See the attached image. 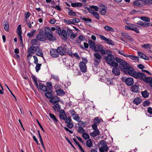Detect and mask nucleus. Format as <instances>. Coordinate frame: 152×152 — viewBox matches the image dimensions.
Returning <instances> with one entry per match:
<instances>
[{
  "instance_id": "1",
  "label": "nucleus",
  "mask_w": 152,
  "mask_h": 152,
  "mask_svg": "<svg viewBox=\"0 0 152 152\" xmlns=\"http://www.w3.org/2000/svg\"><path fill=\"white\" fill-rule=\"evenodd\" d=\"M106 53L108 54V55L105 57L104 59L107 63L111 66L117 67L118 65V63L116 61V57L114 58L112 52L109 50H107Z\"/></svg>"
},
{
  "instance_id": "2",
  "label": "nucleus",
  "mask_w": 152,
  "mask_h": 152,
  "mask_svg": "<svg viewBox=\"0 0 152 152\" xmlns=\"http://www.w3.org/2000/svg\"><path fill=\"white\" fill-rule=\"evenodd\" d=\"M45 34L48 39L53 41L55 40V37L53 36V33L49 27L46 26L44 28Z\"/></svg>"
},
{
  "instance_id": "3",
  "label": "nucleus",
  "mask_w": 152,
  "mask_h": 152,
  "mask_svg": "<svg viewBox=\"0 0 152 152\" xmlns=\"http://www.w3.org/2000/svg\"><path fill=\"white\" fill-rule=\"evenodd\" d=\"M116 61L117 63L120 64L119 67L120 68L124 71L129 65L125 61L118 57L116 58Z\"/></svg>"
},
{
  "instance_id": "4",
  "label": "nucleus",
  "mask_w": 152,
  "mask_h": 152,
  "mask_svg": "<svg viewBox=\"0 0 152 152\" xmlns=\"http://www.w3.org/2000/svg\"><path fill=\"white\" fill-rule=\"evenodd\" d=\"M92 50H94L97 52H100L101 54L103 55L106 54V51L105 50V49H104L102 45L100 44L96 45Z\"/></svg>"
},
{
  "instance_id": "5",
  "label": "nucleus",
  "mask_w": 152,
  "mask_h": 152,
  "mask_svg": "<svg viewBox=\"0 0 152 152\" xmlns=\"http://www.w3.org/2000/svg\"><path fill=\"white\" fill-rule=\"evenodd\" d=\"M100 148H99L100 152H104L107 151L108 149V147L107 145L106 142L104 140H102L100 141L99 144Z\"/></svg>"
},
{
  "instance_id": "6",
  "label": "nucleus",
  "mask_w": 152,
  "mask_h": 152,
  "mask_svg": "<svg viewBox=\"0 0 152 152\" xmlns=\"http://www.w3.org/2000/svg\"><path fill=\"white\" fill-rule=\"evenodd\" d=\"M36 47L31 46L28 49L27 52L29 54L27 56V58L28 60H30L32 56V55L31 54H34L35 52Z\"/></svg>"
},
{
  "instance_id": "7",
  "label": "nucleus",
  "mask_w": 152,
  "mask_h": 152,
  "mask_svg": "<svg viewBox=\"0 0 152 152\" xmlns=\"http://www.w3.org/2000/svg\"><path fill=\"white\" fill-rule=\"evenodd\" d=\"M36 38L37 40L40 41H44L46 39V37L43 30H39V34L37 35Z\"/></svg>"
},
{
  "instance_id": "8",
  "label": "nucleus",
  "mask_w": 152,
  "mask_h": 152,
  "mask_svg": "<svg viewBox=\"0 0 152 152\" xmlns=\"http://www.w3.org/2000/svg\"><path fill=\"white\" fill-rule=\"evenodd\" d=\"M124 71L125 73L129 74L132 77H133L134 75L136 72L132 67L129 66V65Z\"/></svg>"
},
{
  "instance_id": "9",
  "label": "nucleus",
  "mask_w": 152,
  "mask_h": 152,
  "mask_svg": "<svg viewBox=\"0 0 152 152\" xmlns=\"http://www.w3.org/2000/svg\"><path fill=\"white\" fill-rule=\"evenodd\" d=\"M94 61L95 63L97 64H99L101 62L102 57L101 55L98 52H96L94 54Z\"/></svg>"
},
{
  "instance_id": "10",
  "label": "nucleus",
  "mask_w": 152,
  "mask_h": 152,
  "mask_svg": "<svg viewBox=\"0 0 152 152\" xmlns=\"http://www.w3.org/2000/svg\"><path fill=\"white\" fill-rule=\"evenodd\" d=\"M69 113L73 119L77 121H80V117L78 114H76V112L73 109L70 110Z\"/></svg>"
},
{
  "instance_id": "11",
  "label": "nucleus",
  "mask_w": 152,
  "mask_h": 152,
  "mask_svg": "<svg viewBox=\"0 0 152 152\" xmlns=\"http://www.w3.org/2000/svg\"><path fill=\"white\" fill-rule=\"evenodd\" d=\"M133 75V77L136 78H139L142 80H143L145 76V74L144 73L139 72L137 73L136 72Z\"/></svg>"
},
{
  "instance_id": "12",
  "label": "nucleus",
  "mask_w": 152,
  "mask_h": 152,
  "mask_svg": "<svg viewBox=\"0 0 152 152\" xmlns=\"http://www.w3.org/2000/svg\"><path fill=\"white\" fill-rule=\"evenodd\" d=\"M50 53L52 57L54 58L58 57L59 55L57 49H51L50 50Z\"/></svg>"
},
{
  "instance_id": "13",
  "label": "nucleus",
  "mask_w": 152,
  "mask_h": 152,
  "mask_svg": "<svg viewBox=\"0 0 152 152\" xmlns=\"http://www.w3.org/2000/svg\"><path fill=\"white\" fill-rule=\"evenodd\" d=\"M99 36L102 39L104 40L107 44L111 45H113V42L111 40L105 37L102 35H100Z\"/></svg>"
},
{
  "instance_id": "14",
  "label": "nucleus",
  "mask_w": 152,
  "mask_h": 152,
  "mask_svg": "<svg viewBox=\"0 0 152 152\" xmlns=\"http://www.w3.org/2000/svg\"><path fill=\"white\" fill-rule=\"evenodd\" d=\"M133 5L135 7H141L144 6V4L141 0H136L133 2Z\"/></svg>"
},
{
  "instance_id": "15",
  "label": "nucleus",
  "mask_w": 152,
  "mask_h": 152,
  "mask_svg": "<svg viewBox=\"0 0 152 152\" xmlns=\"http://www.w3.org/2000/svg\"><path fill=\"white\" fill-rule=\"evenodd\" d=\"M35 53L37 55L43 57L44 58L42 51L39 46H36Z\"/></svg>"
},
{
  "instance_id": "16",
  "label": "nucleus",
  "mask_w": 152,
  "mask_h": 152,
  "mask_svg": "<svg viewBox=\"0 0 152 152\" xmlns=\"http://www.w3.org/2000/svg\"><path fill=\"white\" fill-rule=\"evenodd\" d=\"M80 69L83 72H86L87 70V67L86 64L83 62H81L79 63Z\"/></svg>"
},
{
  "instance_id": "17",
  "label": "nucleus",
  "mask_w": 152,
  "mask_h": 152,
  "mask_svg": "<svg viewBox=\"0 0 152 152\" xmlns=\"http://www.w3.org/2000/svg\"><path fill=\"white\" fill-rule=\"evenodd\" d=\"M102 82L105 83L107 85H113V79L110 78H107L105 77L103 79V80H102Z\"/></svg>"
},
{
  "instance_id": "18",
  "label": "nucleus",
  "mask_w": 152,
  "mask_h": 152,
  "mask_svg": "<svg viewBox=\"0 0 152 152\" xmlns=\"http://www.w3.org/2000/svg\"><path fill=\"white\" fill-rule=\"evenodd\" d=\"M59 35L61 36L64 40L65 41L66 40L67 34L65 30L63 29L61 31Z\"/></svg>"
},
{
  "instance_id": "19",
  "label": "nucleus",
  "mask_w": 152,
  "mask_h": 152,
  "mask_svg": "<svg viewBox=\"0 0 152 152\" xmlns=\"http://www.w3.org/2000/svg\"><path fill=\"white\" fill-rule=\"evenodd\" d=\"M125 82L128 86H131L133 84L134 81L132 78L128 77L125 80Z\"/></svg>"
},
{
  "instance_id": "20",
  "label": "nucleus",
  "mask_w": 152,
  "mask_h": 152,
  "mask_svg": "<svg viewBox=\"0 0 152 152\" xmlns=\"http://www.w3.org/2000/svg\"><path fill=\"white\" fill-rule=\"evenodd\" d=\"M57 50L59 54L61 55H64L66 54V52L64 49L61 47H59L57 48Z\"/></svg>"
},
{
  "instance_id": "21",
  "label": "nucleus",
  "mask_w": 152,
  "mask_h": 152,
  "mask_svg": "<svg viewBox=\"0 0 152 152\" xmlns=\"http://www.w3.org/2000/svg\"><path fill=\"white\" fill-rule=\"evenodd\" d=\"M59 100V98L58 97L55 96L52 97L51 99L49 100V101L53 103V104H55V103H57Z\"/></svg>"
},
{
  "instance_id": "22",
  "label": "nucleus",
  "mask_w": 152,
  "mask_h": 152,
  "mask_svg": "<svg viewBox=\"0 0 152 152\" xmlns=\"http://www.w3.org/2000/svg\"><path fill=\"white\" fill-rule=\"evenodd\" d=\"M131 91L133 92L138 93L140 91L139 86L136 85L133 86L131 88Z\"/></svg>"
},
{
  "instance_id": "23",
  "label": "nucleus",
  "mask_w": 152,
  "mask_h": 152,
  "mask_svg": "<svg viewBox=\"0 0 152 152\" xmlns=\"http://www.w3.org/2000/svg\"><path fill=\"white\" fill-rule=\"evenodd\" d=\"M67 33L71 39H73L75 38L76 35L73 33L71 30L68 29L67 30Z\"/></svg>"
},
{
  "instance_id": "24",
  "label": "nucleus",
  "mask_w": 152,
  "mask_h": 152,
  "mask_svg": "<svg viewBox=\"0 0 152 152\" xmlns=\"http://www.w3.org/2000/svg\"><path fill=\"white\" fill-rule=\"evenodd\" d=\"M3 24L5 30L7 31H9V25L8 22L7 21H4L3 22Z\"/></svg>"
},
{
  "instance_id": "25",
  "label": "nucleus",
  "mask_w": 152,
  "mask_h": 152,
  "mask_svg": "<svg viewBox=\"0 0 152 152\" xmlns=\"http://www.w3.org/2000/svg\"><path fill=\"white\" fill-rule=\"evenodd\" d=\"M59 116L61 119L65 120L66 118V115L64 111L61 110L59 113Z\"/></svg>"
},
{
  "instance_id": "26",
  "label": "nucleus",
  "mask_w": 152,
  "mask_h": 152,
  "mask_svg": "<svg viewBox=\"0 0 152 152\" xmlns=\"http://www.w3.org/2000/svg\"><path fill=\"white\" fill-rule=\"evenodd\" d=\"M115 67L113 68L112 69V72L116 75H119L120 73V70L116 68L117 67Z\"/></svg>"
},
{
  "instance_id": "27",
  "label": "nucleus",
  "mask_w": 152,
  "mask_h": 152,
  "mask_svg": "<svg viewBox=\"0 0 152 152\" xmlns=\"http://www.w3.org/2000/svg\"><path fill=\"white\" fill-rule=\"evenodd\" d=\"M52 92V90L50 89L48 90L45 93V95L47 98L51 99L52 98L51 93Z\"/></svg>"
},
{
  "instance_id": "28",
  "label": "nucleus",
  "mask_w": 152,
  "mask_h": 152,
  "mask_svg": "<svg viewBox=\"0 0 152 152\" xmlns=\"http://www.w3.org/2000/svg\"><path fill=\"white\" fill-rule=\"evenodd\" d=\"M39 88L42 91H47V88L46 86L44 85L41 83H40L39 84Z\"/></svg>"
},
{
  "instance_id": "29",
  "label": "nucleus",
  "mask_w": 152,
  "mask_h": 152,
  "mask_svg": "<svg viewBox=\"0 0 152 152\" xmlns=\"http://www.w3.org/2000/svg\"><path fill=\"white\" fill-rule=\"evenodd\" d=\"M56 92L58 95L62 96L65 94V93L63 90L59 89L56 90Z\"/></svg>"
},
{
  "instance_id": "30",
  "label": "nucleus",
  "mask_w": 152,
  "mask_h": 152,
  "mask_svg": "<svg viewBox=\"0 0 152 152\" xmlns=\"http://www.w3.org/2000/svg\"><path fill=\"white\" fill-rule=\"evenodd\" d=\"M88 42L89 44L90 48L92 50L96 45H95V42L91 40H88Z\"/></svg>"
},
{
  "instance_id": "31",
  "label": "nucleus",
  "mask_w": 152,
  "mask_h": 152,
  "mask_svg": "<svg viewBox=\"0 0 152 152\" xmlns=\"http://www.w3.org/2000/svg\"><path fill=\"white\" fill-rule=\"evenodd\" d=\"M99 134V132L98 129L94 130V131L91 132L90 135L93 137H95Z\"/></svg>"
},
{
  "instance_id": "32",
  "label": "nucleus",
  "mask_w": 152,
  "mask_h": 152,
  "mask_svg": "<svg viewBox=\"0 0 152 152\" xmlns=\"http://www.w3.org/2000/svg\"><path fill=\"white\" fill-rule=\"evenodd\" d=\"M137 54L139 56H140L142 58L146 60H148L149 59V58L148 57L146 56L145 54L141 52H138Z\"/></svg>"
},
{
  "instance_id": "33",
  "label": "nucleus",
  "mask_w": 152,
  "mask_h": 152,
  "mask_svg": "<svg viewBox=\"0 0 152 152\" xmlns=\"http://www.w3.org/2000/svg\"><path fill=\"white\" fill-rule=\"evenodd\" d=\"M37 39H33L31 41V46H34V45H36V46H39V44L38 43Z\"/></svg>"
},
{
  "instance_id": "34",
  "label": "nucleus",
  "mask_w": 152,
  "mask_h": 152,
  "mask_svg": "<svg viewBox=\"0 0 152 152\" xmlns=\"http://www.w3.org/2000/svg\"><path fill=\"white\" fill-rule=\"evenodd\" d=\"M137 24L141 26H143L144 27H147L149 25V23H143L141 21H139L137 22Z\"/></svg>"
},
{
  "instance_id": "35",
  "label": "nucleus",
  "mask_w": 152,
  "mask_h": 152,
  "mask_svg": "<svg viewBox=\"0 0 152 152\" xmlns=\"http://www.w3.org/2000/svg\"><path fill=\"white\" fill-rule=\"evenodd\" d=\"M141 102V99L139 97H136L133 100V102L136 104H139Z\"/></svg>"
},
{
  "instance_id": "36",
  "label": "nucleus",
  "mask_w": 152,
  "mask_h": 152,
  "mask_svg": "<svg viewBox=\"0 0 152 152\" xmlns=\"http://www.w3.org/2000/svg\"><path fill=\"white\" fill-rule=\"evenodd\" d=\"M144 4V5H150L152 4V0H141Z\"/></svg>"
},
{
  "instance_id": "37",
  "label": "nucleus",
  "mask_w": 152,
  "mask_h": 152,
  "mask_svg": "<svg viewBox=\"0 0 152 152\" xmlns=\"http://www.w3.org/2000/svg\"><path fill=\"white\" fill-rule=\"evenodd\" d=\"M143 80L146 83L150 84L151 82H152V77H146L145 76Z\"/></svg>"
},
{
  "instance_id": "38",
  "label": "nucleus",
  "mask_w": 152,
  "mask_h": 152,
  "mask_svg": "<svg viewBox=\"0 0 152 152\" xmlns=\"http://www.w3.org/2000/svg\"><path fill=\"white\" fill-rule=\"evenodd\" d=\"M107 8L106 7H104L103 8H102L101 9L100 12L102 15H105L107 12Z\"/></svg>"
},
{
  "instance_id": "39",
  "label": "nucleus",
  "mask_w": 152,
  "mask_h": 152,
  "mask_svg": "<svg viewBox=\"0 0 152 152\" xmlns=\"http://www.w3.org/2000/svg\"><path fill=\"white\" fill-rule=\"evenodd\" d=\"M104 28L105 30L108 31L113 32L114 31V30L113 28L108 26H105Z\"/></svg>"
},
{
  "instance_id": "40",
  "label": "nucleus",
  "mask_w": 152,
  "mask_h": 152,
  "mask_svg": "<svg viewBox=\"0 0 152 152\" xmlns=\"http://www.w3.org/2000/svg\"><path fill=\"white\" fill-rule=\"evenodd\" d=\"M81 19L83 20L86 22L87 24L88 25H89V23L91 22V19L90 18H86L84 17H81Z\"/></svg>"
},
{
  "instance_id": "41",
  "label": "nucleus",
  "mask_w": 152,
  "mask_h": 152,
  "mask_svg": "<svg viewBox=\"0 0 152 152\" xmlns=\"http://www.w3.org/2000/svg\"><path fill=\"white\" fill-rule=\"evenodd\" d=\"M78 121V127L83 128L85 126L86 123L85 122L81 121Z\"/></svg>"
},
{
  "instance_id": "42",
  "label": "nucleus",
  "mask_w": 152,
  "mask_h": 152,
  "mask_svg": "<svg viewBox=\"0 0 152 152\" xmlns=\"http://www.w3.org/2000/svg\"><path fill=\"white\" fill-rule=\"evenodd\" d=\"M101 121H102V118L98 117H96L94 118V123L96 124H99L100 123Z\"/></svg>"
},
{
  "instance_id": "43",
  "label": "nucleus",
  "mask_w": 152,
  "mask_h": 152,
  "mask_svg": "<svg viewBox=\"0 0 152 152\" xmlns=\"http://www.w3.org/2000/svg\"><path fill=\"white\" fill-rule=\"evenodd\" d=\"M142 48L145 49H150L151 48V45L149 44H146L141 46Z\"/></svg>"
},
{
  "instance_id": "44",
  "label": "nucleus",
  "mask_w": 152,
  "mask_h": 152,
  "mask_svg": "<svg viewBox=\"0 0 152 152\" xmlns=\"http://www.w3.org/2000/svg\"><path fill=\"white\" fill-rule=\"evenodd\" d=\"M71 6L73 7H81L82 5V4L81 3H72L71 4Z\"/></svg>"
},
{
  "instance_id": "45",
  "label": "nucleus",
  "mask_w": 152,
  "mask_h": 152,
  "mask_svg": "<svg viewBox=\"0 0 152 152\" xmlns=\"http://www.w3.org/2000/svg\"><path fill=\"white\" fill-rule=\"evenodd\" d=\"M36 31L35 30H33L30 32L28 33L27 34V35L28 37H32L34 36V34Z\"/></svg>"
},
{
  "instance_id": "46",
  "label": "nucleus",
  "mask_w": 152,
  "mask_h": 152,
  "mask_svg": "<svg viewBox=\"0 0 152 152\" xmlns=\"http://www.w3.org/2000/svg\"><path fill=\"white\" fill-rule=\"evenodd\" d=\"M49 115L50 117L56 123L58 121L57 118L54 114L50 113Z\"/></svg>"
},
{
  "instance_id": "47",
  "label": "nucleus",
  "mask_w": 152,
  "mask_h": 152,
  "mask_svg": "<svg viewBox=\"0 0 152 152\" xmlns=\"http://www.w3.org/2000/svg\"><path fill=\"white\" fill-rule=\"evenodd\" d=\"M86 145L88 147H91L92 146V143L91 139L88 140L87 141Z\"/></svg>"
},
{
  "instance_id": "48",
  "label": "nucleus",
  "mask_w": 152,
  "mask_h": 152,
  "mask_svg": "<svg viewBox=\"0 0 152 152\" xmlns=\"http://www.w3.org/2000/svg\"><path fill=\"white\" fill-rule=\"evenodd\" d=\"M51 77L52 78H53L56 80V81L57 82H58L60 80L58 75H51Z\"/></svg>"
},
{
  "instance_id": "49",
  "label": "nucleus",
  "mask_w": 152,
  "mask_h": 152,
  "mask_svg": "<svg viewBox=\"0 0 152 152\" xmlns=\"http://www.w3.org/2000/svg\"><path fill=\"white\" fill-rule=\"evenodd\" d=\"M142 95L144 98H147L148 97L149 94L146 91H142L141 93Z\"/></svg>"
},
{
  "instance_id": "50",
  "label": "nucleus",
  "mask_w": 152,
  "mask_h": 152,
  "mask_svg": "<svg viewBox=\"0 0 152 152\" xmlns=\"http://www.w3.org/2000/svg\"><path fill=\"white\" fill-rule=\"evenodd\" d=\"M140 19L143 21L147 22H149L150 21V20L149 18L146 17L141 16L140 17Z\"/></svg>"
},
{
  "instance_id": "51",
  "label": "nucleus",
  "mask_w": 152,
  "mask_h": 152,
  "mask_svg": "<svg viewBox=\"0 0 152 152\" xmlns=\"http://www.w3.org/2000/svg\"><path fill=\"white\" fill-rule=\"evenodd\" d=\"M124 36L126 38L129 40L131 42L133 41V39L128 34H125Z\"/></svg>"
},
{
  "instance_id": "52",
  "label": "nucleus",
  "mask_w": 152,
  "mask_h": 152,
  "mask_svg": "<svg viewBox=\"0 0 152 152\" xmlns=\"http://www.w3.org/2000/svg\"><path fill=\"white\" fill-rule=\"evenodd\" d=\"M36 64V66L35 67V69L37 72H38L39 70L40 69V67L42 65L41 64Z\"/></svg>"
},
{
  "instance_id": "53",
  "label": "nucleus",
  "mask_w": 152,
  "mask_h": 152,
  "mask_svg": "<svg viewBox=\"0 0 152 152\" xmlns=\"http://www.w3.org/2000/svg\"><path fill=\"white\" fill-rule=\"evenodd\" d=\"M68 14L70 16H75L77 15L75 12L73 11L72 10H70L69 11H68Z\"/></svg>"
},
{
  "instance_id": "54",
  "label": "nucleus",
  "mask_w": 152,
  "mask_h": 152,
  "mask_svg": "<svg viewBox=\"0 0 152 152\" xmlns=\"http://www.w3.org/2000/svg\"><path fill=\"white\" fill-rule=\"evenodd\" d=\"M127 57L133 60H138V57L132 55H128Z\"/></svg>"
},
{
  "instance_id": "55",
  "label": "nucleus",
  "mask_w": 152,
  "mask_h": 152,
  "mask_svg": "<svg viewBox=\"0 0 152 152\" xmlns=\"http://www.w3.org/2000/svg\"><path fill=\"white\" fill-rule=\"evenodd\" d=\"M64 21L65 23H66L67 24H74V23L72 22V20H66V19H64Z\"/></svg>"
},
{
  "instance_id": "56",
  "label": "nucleus",
  "mask_w": 152,
  "mask_h": 152,
  "mask_svg": "<svg viewBox=\"0 0 152 152\" xmlns=\"http://www.w3.org/2000/svg\"><path fill=\"white\" fill-rule=\"evenodd\" d=\"M17 31L18 35L22 34L21 28L20 25L18 26Z\"/></svg>"
},
{
  "instance_id": "57",
  "label": "nucleus",
  "mask_w": 152,
  "mask_h": 152,
  "mask_svg": "<svg viewBox=\"0 0 152 152\" xmlns=\"http://www.w3.org/2000/svg\"><path fill=\"white\" fill-rule=\"evenodd\" d=\"M82 136L84 138L86 139H88L90 137L89 136L88 134L85 132L83 134Z\"/></svg>"
},
{
  "instance_id": "58",
  "label": "nucleus",
  "mask_w": 152,
  "mask_h": 152,
  "mask_svg": "<svg viewBox=\"0 0 152 152\" xmlns=\"http://www.w3.org/2000/svg\"><path fill=\"white\" fill-rule=\"evenodd\" d=\"M85 130L83 128L78 127V132L80 133H84Z\"/></svg>"
},
{
  "instance_id": "59",
  "label": "nucleus",
  "mask_w": 152,
  "mask_h": 152,
  "mask_svg": "<svg viewBox=\"0 0 152 152\" xmlns=\"http://www.w3.org/2000/svg\"><path fill=\"white\" fill-rule=\"evenodd\" d=\"M47 86V87L49 89H51L52 88V84L51 82H48L47 83H46Z\"/></svg>"
},
{
  "instance_id": "60",
  "label": "nucleus",
  "mask_w": 152,
  "mask_h": 152,
  "mask_svg": "<svg viewBox=\"0 0 152 152\" xmlns=\"http://www.w3.org/2000/svg\"><path fill=\"white\" fill-rule=\"evenodd\" d=\"M30 13L29 12H27L25 13V15L26 18V21H27V19L30 16Z\"/></svg>"
},
{
  "instance_id": "61",
  "label": "nucleus",
  "mask_w": 152,
  "mask_h": 152,
  "mask_svg": "<svg viewBox=\"0 0 152 152\" xmlns=\"http://www.w3.org/2000/svg\"><path fill=\"white\" fill-rule=\"evenodd\" d=\"M93 15L97 19H99L100 18V16L99 13L96 12H95L93 14Z\"/></svg>"
},
{
  "instance_id": "62",
  "label": "nucleus",
  "mask_w": 152,
  "mask_h": 152,
  "mask_svg": "<svg viewBox=\"0 0 152 152\" xmlns=\"http://www.w3.org/2000/svg\"><path fill=\"white\" fill-rule=\"evenodd\" d=\"M54 106L55 107V108H56V109L58 110H59L60 109L61 107H60V105L59 104L57 103H55V104H53Z\"/></svg>"
},
{
  "instance_id": "63",
  "label": "nucleus",
  "mask_w": 152,
  "mask_h": 152,
  "mask_svg": "<svg viewBox=\"0 0 152 152\" xmlns=\"http://www.w3.org/2000/svg\"><path fill=\"white\" fill-rule=\"evenodd\" d=\"M91 8L94 9L96 11H98L99 10V7L97 6L94 5H91L90 6Z\"/></svg>"
},
{
  "instance_id": "64",
  "label": "nucleus",
  "mask_w": 152,
  "mask_h": 152,
  "mask_svg": "<svg viewBox=\"0 0 152 152\" xmlns=\"http://www.w3.org/2000/svg\"><path fill=\"white\" fill-rule=\"evenodd\" d=\"M72 22L75 23H77L79 22L80 20L77 18H74L72 20Z\"/></svg>"
}]
</instances>
